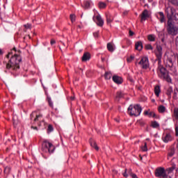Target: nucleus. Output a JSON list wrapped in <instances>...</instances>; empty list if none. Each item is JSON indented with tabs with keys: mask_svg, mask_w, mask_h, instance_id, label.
I'll list each match as a JSON object with an SVG mask.
<instances>
[{
	"mask_svg": "<svg viewBox=\"0 0 178 178\" xmlns=\"http://www.w3.org/2000/svg\"><path fill=\"white\" fill-rule=\"evenodd\" d=\"M20 62H22V57L19 54H14L11 56L8 63L6 64V69H13V70H19L20 69Z\"/></svg>",
	"mask_w": 178,
	"mask_h": 178,
	"instance_id": "nucleus-2",
	"label": "nucleus"
},
{
	"mask_svg": "<svg viewBox=\"0 0 178 178\" xmlns=\"http://www.w3.org/2000/svg\"><path fill=\"white\" fill-rule=\"evenodd\" d=\"M159 15H160V22L165 23V15L163 12H159Z\"/></svg>",
	"mask_w": 178,
	"mask_h": 178,
	"instance_id": "nucleus-25",
	"label": "nucleus"
},
{
	"mask_svg": "<svg viewBox=\"0 0 178 178\" xmlns=\"http://www.w3.org/2000/svg\"><path fill=\"white\" fill-rule=\"evenodd\" d=\"M89 143H90V145H91V147L95 148V149H96V151H99V147H98V145H97V142H95V140H94V139L90 138L89 140Z\"/></svg>",
	"mask_w": 178,
	"mask_h": 178,
	"instance_id": "nucleus-12",
	"label": "nucleus"
},
{
	"mask_svg": "<svg viewBox=\"0 0 178 178\" xmlns=\"http://www.w3.org/2000/svg\"><path fill=\"white\" fill-rule=\"evenodd\" d=\"M113 81H114L115 84H122V83H123V78L118 75H115L113 76Z\"/></svg>",
	"mask_w": 178,
	"mask_h": 178,
	"instance_id": "nucleus-9",
	"label": "nucleus"
},
{
	"mask_svg": "<svg viewBox=\"0 0 178 178\" xmlns=\"http://www.w3.org/2000/svg\"><path fill=\"white\" fill-rule=\"evenodd\" d=\"M127 169H125V172L122 174L124 177H127Z\"/></svg>",
	"mask_w": 178,
	"mask_h": 178,
	"instance_id": "nucleus-51",
	"label": "nucleus"
},
{
	"mask_svg": "<svg viewBox=\"0 0 178 178\" xmlns=\"http://www.w3.org/2000/svg\"><path fill=\"white\" fill-rule=\"evenodd\" d=\"M82 62H87L91 59V54L89 52H85L81 58Z\"/></svg>",
	"mask_w": 178,
	"mask_h": 178,
	"instance_id": "nucleus-11",
	"label": "nucleus"
},
{
	"mask_svg": "<svg viewBox=\"0 0 178 178\" xmlns=\"http://www.w3.org/2000/svg\"><path fill=\"white\" fill-rule=\"evenodd\" d=\"M174 17V20L178 23V13L175 15H173L172 17Z\"/></svg>",
	"mask_w": 178,
	"mask_h": 178,
	"instance_id": "nucleus-42",
	"label": "nucleus"
},
{
	"mask_svg": "<svg viewBox=\"0 0 178 178\" xmlns=\"http://www.w3.org/2000/svg\"><path fill=\"white\" fill-rule=\"evenodd\" d=\"M3 55V51H2V49H0V56Z\"/></svg>",
	"mask_w": 178,
	"mask_h": 178,
	"instance_id": "nucleus-60",
	"label": "nucleus"
},
{
	"mask_svg": "<svg viewBox=\"0 0 178 178\" xmlns=\"http://www.w3.org/2000/svg\"><path fill=\"white\" fill-rule=\"evenodd\" d=\"M166 67H170V69L173 67V60L172 58H169L167 59Z\"/></svg>",
	"mask_w": 178,
	"mask_h": 178,
	"instance_id": "nucleus-18",
	"label": "nucleus"
},
{
	"mask_svg": "<svg viewBox=\"0 0 178 178\" xmlns=\"http://www.w3.org/2000/svg\"><path fill=\"white\" fill-rule=\"evenodd\" d=\"M8 54H9V55H13V52H12V51H11L8 52Z\"/></svg>",
	"mask_w": 178,
	"mask_h": 178,
	"instance_id": "nucleus-64",
	"label": "nucleus"
},
{
	"mask_svg": "<svg viewBox=\"0 0 178 178\" xmlns=\"http://www.w3.org/2000/svg\"><path fill=\"white\" fill-rule=\"evenodd\" d=\"M112 77V73H111L110 72H106L104 74V78L106 80H111Z\"/></svg>",
	"mask_w": 178,
	"mask_h": 178,
	"instance_id": "nucleus-24",
	"label": "nucleus"
},
{
	"mask_svg": "<svg viewBox=\"0 0 178 178\" xmlns=\"http://www.w3.org/2000/svg\"><path fill=\"white\" fill-rule=\"evenodd\" d=\"M143 42L138 41L135 44V49L137 51H143Z\"/></svg>",
	"mask_w": 178,
	"mask_h": 178,
	"instance_id": "nucleus-16",
	"label": "nucleus"
},
{
	"mask_svg": "<svg viewBox=\"0 0 178 178\" xmlns=\"http://www.w3.org/2000/svg\"><path fill=\"white\" fill-rule=\"evenodd\" d=\"M51 131H54V127L51 124H49L47 128V133H51Z\"/></svg>",
	"mask_w": 178,
	"mask_h": 178,
	"instance_id": "nucleus-37",
	"label": "nucleus"
},
{
	"mask_svg": "<svg viewBox=\"0 0 178 178\" xmlns=\"http://www.w3.org/2000/svg\"><path fill=\"white\" fill-rule=\"evenodd\" d=\"M47 101L49 102V106L53 107L54 106V104L52 103V100H51V97H47Z\"/></svg>",
	"mask_w": 178,
	"mask_h": 178,
	"instance_id": "nucleus-40",
	"label": "nucleus"
},
{
	"mask_svg": "<svg viewBox=\"0 0 178 178\" xmlns=\"http://www.w3.org/2000/svg\"><path fill=\"white\" fill-rule=\"evenodd\" d=\"M159 70V76L160 79H163V80H165L167 83H172V79L170 76H169V71L165 68V67L162 66L161 64L159 65L158 67Z\"/></svg>",
	"mask_w": 178,
	"mask_h": 178,
	"instance_id": "nucleus-3",
	"label": "nucleus"
},
{
	"mask_svg": "<svg viewBox=\"0 0 178 178\" xmlns=\"http://www.w3.org/2000/svg\"><path fill=\"white\" fill-rule=\"evenodd\" d=\"M9 56H10V54H8L6 56V57L8 59H9Z\"/></svg>",
	"mask_w": 178,
	"mask_h": 178,
	"instance_id": "nucleus-62",
	"label": "nucleus"
},
{
	"mask_svg": "<svg viewBox=\"0 0 178 178\" xmlns=\"http://www.w3.org/2000/svg\"><path fill=\"white\" fill-rule=\"evenodd\" d=\"M106 22L107 24H111L113 22V17L111 16V15H106Z\"/></svg>",
	"mask_w": 178,
	"mask_h": 178,
	"instance_id": "nucleus-20",
	"label": "nucleus"
},
{
	"mask_svg": "<svg viewBox=\"0 0 178 178\" xmlns=\"http://www.w3.org/2000/svg\"><path fill=\"white\" fill-rule=\"evenodd\" d=\"M158 111H159V113H165V112L166 111V107H165V106H163V105H161L159 106Z\"/></svg>",
	"mask_w": 178,
	"mask_h": 178,
	"instance_id": "nucleus-22",
	"label": "nucleus"
},
{
	"mask_svg": "<svg viewBox=\"0 0 178 178\" xmlns=\"http://www.w3.org/2000/svg\"><path fill=\"white\" fill-rule=\"evenodd\" d=\"M147 40H149V41H151V42L155 41V35H149L147 36Z\"/></svg>",
	"mask_w": 178,
	"mask_h": 178,
	"instance_id": "nucleus-34",
	"label": "nucleus"
},
{
	"mask_svg": "<svg viewBox=\"0 0 178 178\" xmlns=\"http://www.w3.org/2000/svg\"><path fill=\"white\" fill-rule=\"evenodd\" d=\"M31 129H33L34 130H38V128L37 127L31 126Z\"/></svg>",
	"mask_w": 178,
	"mask_h": 178,
	"instance_id": "nucleus-59",
	"label": "nucleus"
},
{
	"mask_svg": "<svg viewBox=\"0 0 178 178\" xmlns=\"http://www.w3.org/2000/svg\"><path fill=\"white\" fill-rule=\"evenodd\" d=\"M141 88H142L141 86L137 87V89H138L139 91H141Z\"/></svg>",
	"mask_w": 178,
	"mask_h": 178,
	"instance_id": "nucleus-61",
	"label": "nucleus"
},
{
	"mask_svg": "<svg viewBox=\"0 0 178 178\" xmlns=\"http://www.w3.org/2000/svg\"><path fill=\"white\" fill-rule=\"evenodd\" d=\"M34 113H35V112H33L31 115H30V118H31V120H33V118H34Z\"/></svg>",
	"mask_w": 178,
	"mask_h": 178,
	"instance_id": "nucleus-53",
	"label": "nucleus"
},
{
	"mask_svg": "<svg viewBox=\"0 0 178 178\" xmlns=\"http://www.w3.org/2000/svg\"><path fill=\"white\" fill-rule=\"evenodd\" d=\"M129 175L131 176V177L134 178V174L131 172V170L129 171Z\"/></svg>",
	"mask_w": 178,
	"mask_h": 178,
	"instance_id": "nucleus-48",
	"label": "nucleus"
},
{
	"mask_svg": "<svg viewBox=\"0 0 178 178\" xmlns=\"http://www.w3.org/2000/svg\"><path fill=\"white\" fill-rule=\"evenodd\" d=\"M176 10L172 7H168L165 9V13L167 14L168 26L167 31L170 35H177L178 28L175 26L173 23H172V19H173V15H175Z\"/></svg>",
	"mask_w": 178,
	"mask_h": 178,
	"instance_id": "nucleus-1",
	"label": "nucleus"
},
{
	"mask_svg": "<svg viewBox=\"0 0 178 178\" xmlns=\"http://www.w3.org/2000/svg\"><path fill=\"white\" fill-rule=\"evenodd\" d=\"M175 169H176V170L177 172V168H176V165L175 164H172V165L168 169V173H172V172H173V170H175Z\"/></svg>",
	"mask_w": 178,
	"mask_h": 178,
	"instance_id": "nucleus-29",
	"label": "nucleus"
},
{
	"mask_svg": "<svg viewBox=\"0 0 178 178\" xmlns=\"http://www.w3.org/2000/svg\"><path fill=\"white\" fill-rule=\"evenodd\" d=\"M124 97V93H123V92H122V91H118L116 93L115 101L119 102V101H120L121 98H123Z\"/></svg>",
	"mask_w": 178,
	"mask_h": 178,
	"instance_id": "nucleus-13",
	"label": "nucleus"
},
{
	"mask_svg": "<svg viewBox=\"0 0 178 178\" xmlns=\"http://www.w3.org/2000/svg\"><path fill=\"white\" fill-rule=\"evenodd\" d=\"M96 20H97V24L99 26V27H102L104 26V19H102V17L100 15H97L96 17Z\"/></svg>",
	"mask_w": 178,
	"mask_h": 178,
	"instance_id": "nucleus-10",
	"label": "nucleus"
},
{
	"mask_svg": "<svg viewBox=\"0 0 178 178\" xmlns=\"http://www.w3.org/2000/svg\"><path fill=\"white\" fill-rule=\"evenodd\" d=\"M174 116L175 117V119L178 120V108L174 109Z\"/></svg>",
	"mask_w": 178,
	"mask_h": 178,
	"instance_id": "nucleus-36",
	"label": "nucleus"
},
{
	"mask_svg": "<svg viewBox=\"0 0 178 178\" xmlns=\"http://www.w3.org/2000/svg\"><path fill=\"white\" fill-rule=\"evenodd\" d=\"M70 19L72 22V23H74V22H76V15L74 14H71L70 15Z\"/></svg>",
	"mask_w": 178,
	"mask_h": 178,
	"instance_id": "nucleus-33",
	"label": "nucleus"
},
{
	"mask_svg": "<svg viewBox=\"0 0 178 178\" xmlns=\"http://www.w3.org/2000/svg\"><path fill=\"white\" fill-rule=\"evenodd\" d=\"M10 167H6L4 168V175H6V176H8L9 173H10Z\"/></svg>",
	"mask_w": 178,
	"mask_h": 178,
	"instance_id": "nucleus-27",
	"label": "nucleus"
},
{
	"mask_svg": "<svg viewBox=\"0 0 178 178\" xmlns=\"http://www.w3.org/2000/svg\"><path fill=\"white\" fill-rule=\"evenodd\" d=\"M152 127L157 129V127H159V124L156 121L152 122Z\"/></svg>",
	"mask_w": 178,
	"mask_h": 178,
	"instance_id": "nucleus-30",
	"label": "nucleus"
},
{
	"mask_svg": "<svg viewBox=\"0 0 178 178\" xmlns=\"http://www.w3.org/2000/svg\"><path fill=\"white\" fill-rule=\"evenodd\" d=\"M142 151L147 152L148 151V148L147 147V143H144V146L142 147Z\"/></svg>",
	"mask_w": 178,
	"mask_h": 178,
	"instance_id": "nucleus-39",
	"label": "nucleus"
},
{
	"mask_svg": "<svg viewBox=\"0 0 178 178\" xmlns=\"http://www.w3.org/2000/svg\"><path fill=\"white\" fill-rule=\"evenodd\" d=\"M82 8H83V9H90V1H85L83 2V5H81Z\"/></svg>",
	"mask_w": 178,
	"mask_h": 178,
	"instance_id": "nucleus-19",
	"label": "nucleus"
},
{
	"mask_svg": "<svg viewBox=\"0 0 178 178\" xmlns=\"http://www.w3.org/2000/svg\"><path fill=\"white\" fill-rule=\"evenodd\" d=\"M127 45H131V41L127 40Z\"/></svg>",
	"mask_w": 178,
	"mask_h": 178,
	"instance_id": "nucleus-56",
	"label": "nucleus"
},
{
	"mask_svg": "<svg viewBox=\"0 0 178 178\" xmlns=\"http://www.w3.org/2000/svg\"><path fill=\"white\" fill-rule=\"evenodd\" d=\"M134 59V56H131V57L129 58H127V60L129 63H130V62H131V60Z\"/></svg>",
	"mask_w": 178,
	"mask_h": 178,
	"instance_id": "nucleus-46",
	"label": "nucleus"
},
{
	"mask_svg": "<svg viewBox=\"0 0 178 178\" xmlns=\"http://www.w3.org/2000/svg\"><path fill=\"white\" fill-rule=\"evenodd\" d=\"M170 2H171V3H172V5H177V6H178V0H169Z\"/></svg>",
	"mask_w": 178,
	"mask_h": 178,
	"instance_id": "nucleus-41",
	"label": "nucleus"
},
{
	"mask_svg": "<svg viewBox=\"0 0 178 178\" xmlns=\"http://www.w3.org/2000/svg\"><path fill=\"white\" fill-rule=\"evenodd\" d=\"M154 52L156 56V60H158V65H161V63H162V46L156 45V50Z\"/></svg>",
	"mask_w": 178,
	"mask_h": 178,
	"instance_id": "nucleus-4",
	"label": "nucleus"
},
{
	"mask_svg": "<svg viewBox=\"0 0 178 178\" xmlns=\"http://www.w3.org/2000/svg\"><path fill=\"white\" fill-rule=\"evenodd\" d=\"M155 176L156 177H159V178H168V175H166V171L165 170V168L162 167H160L156 169Z\"/></svg>",
	"mask_w": 178,
	"mask_h": 178,
	"instance_id": "nucleus-5",
	"label": "nucleus"
},
{
	"mask_svg": "<svg viewBox=\"0 0 178 178\" xmlns=\"http://www.w3.org/2000/svg\"><path fill=\"white\" fill-rule=\"evenodd\" d=\"M107 49L108 51H109V52H113V51H115V47H113V44H112V43H108Z\"/></svg>",
	"mask_w": 178,
	"mask_h": 178,
	"instance_id": "nucleus-23",
	"label": "nucleus"
},
{
	"mask_svg": "<svg viewBox=\"0 0 178 178\" xmlns=\"http://www.w3.org/2000/svg\"><path fill=\"white\" fill-rule=\"evenodd\" d=\"M175 136L177 137H178V127L177 126L175 127Z\"/></svg>",
	"mask_w": 178,
	"mask_h": 178,
	"instance_id": "nucleus-49",
	"label": "nucleus"
},
{
	"mask_svg": "<svg viewBox=\"0 0 178 178\" xmlns=\"http://www.w3.org/2000/svg\"><path fill=\"white\" fill-rule=\"evenodd\" d=\"M145 49H146V51H152V49H154V47H152V45H151L150 44H147L145 45Z\"/></svg>",
	"mask_w": 178,
	"mask_h": 178,
	"instance_id": "nucleus-28",
	"label": "nucleus"
},
{
	"mask_svg": "<svg viewBox=\"0 0 178 178\" xmlns=\"http://www.w3.org/2000/svg\"><path fill=\"white\" fill-rule=\"evenodd\" d=\"M135 113L134 116H140L141 112L143 111V107L140 104H136L134 106Z\"/></svg>",
	"mask_w": 178,
	"mask_h": 178,
	"instance_id": "nucleus-8",
	"label": "nucleus"
},
{
	"mask_svg": "<svg viewBox=\"0 0 178 178\" xmlns=\"http://www.w3.org/2000/svg\"><path fill=\"white\" fill-rule=\"evenodd\" d=\"M93 36L95 37V38H98V37H99V31L93 33Z\"/></svg>",
	"mask_w": 178,
	"mask_h": 178,
	"instance_id": "nucleus-43",
	"label": "nucleus"
},
{
	"mask_svg": "<svg viewBox=\"0 0 178 178\" xmlns=\"http://www.w3.org/2000/svg\"><path fill=\"white\" fill-rule=\"evenodd\" d=\"M162 140L164 143H169V141H172V136L170 134H166V135L162 138Z\"/></svg>",
	"mask_w": 178,
	"mask_h": 178,
	"instance_id": "nucleus-14",
	"label": "nucleus"
},
{
	"mask_svg": "<svg viewBox=\"0 0 178 178\" xmlns=\"http://www.w3.org/2000/svg\"><path fill=\"white\" fill-rule=\"evenodd\" d=\"M99 8L100 9H105L106 8V3L104 2H99Z\"/></svg>",
	"mask_w": 178,
	"mask_h": 178,
	"instance_id": "nucleus-31",
	"label": "nucleus"
},
{
	"mask_svg": "<svg viewBox=\"0 0 178 178\" xmlns=\"http://www.w3.org/2000/svg\"><path fill=\"white\" fill-rule=\"evenodd\" d=\"M133 109H134V105L131 104L127 108V113L129 116H134V113H133Z\"/></svg>",
	"mask_w": 178,
	"mask_h": 178,
	"instance_id": "nucleus-17",
	"label": "nucleus"
},
{
	"mask_svg": "<svg viewBox=\"0 0 178 178\" xmlns=\"http://www.w3.org/2000/svg\"><path fill=\"white\" fill-rule=\"evenodd\" d=\"M154 93L157 97H159V94L161 93V87H159V86H155Z\"/></svg>",
	"mask_w": 178,
	"mask_h": 178,
	"instance_id": "nucleus-21",
	"label": "nucleus"
},
{
	"mask_svg": "<svg viewBox=\"0 0 178 178\" xmlns=\"http://www.w3.org/2000/svg\"><path fill=\"white\" fill-rule=\"evenodd\" d=\"M139 65H141L142 68L147 70L149 67V61L147 57H143L139 62Z\"/></svg>",
	"mask_w": 178,
	"mask_h": 178,
	"instance_id": "nucleus-6",
	"label": "nucleus"
},
{
	"mask_svg": "<svg viewBox=\"0 0 178 178\" xmlns=\"http://www.w3.org/2000/svg\"><path fill=\"white\" fill-rule=\"evenodd\" d=\"M45 144V147L48 149V151L49 154H53V152L55 151V146L52 145V143L49 142H47L46 140L44 141Z\"/></svg>",
	"mask_w": 178,
	"mask_h": 178,
	"instance_id": "nucleus-7",
	"label": "nucleus"
},
{
	"mask_svg": "<svg viewBox=\"0 0 178 178\" xmlns=\"http://www.w3.org/2000/svg\"><path fill=\"white\" fill-rule=\"evenodd\" d=\"M113 176H115V175H118V171L116 170H113Z\"/></svg>",
	"mask_w": 178,
	"mask_h": 178,
	"instance_id": "nucleus-55",
	"label": "nucleus"
},
{
	"mask_svg": "<svg viewBox=\"0 0 178 178\" xmlns=\"http://www.w3.org/2000/svg\"><path fill=\"white\" fill-rule=\"evenodd\" d=\"M147 17H149L148 10H145L142 13L141 22H145V20H147Z\"/></svg>",
	"mask_w": 178,
	"mask_h": 178,
	"instance_id": "nucleus-15",
	"label": "nucleus"
},
{
	"mask_svg": "<svg viewBox=\"0 0 178 178\" xmlns=\"http://www.w3.org/2000/svg\"><path fill=\"white\" fill-rule=\"evenodd\" d=\"M136 123H138V124H140V126H145V122H144V120H143V119L141 120H138Z\"/></svg>",
	"mask_w": 178,
	"mask_h": 178,
	"instance_id": "nucleus-38",
	"label": "nucleus"
},
{
	"mask_svg": "<svg viewBox=\"0 0 178 178\" xmlns=\"http://www.w3.org/2000/svg\"><path fill=\"white\" fill-rule=\"evenodd\" d=\"M177 94H178V89H177V88H175V89L174 90V95H173V97H172V98H173L174 99H177Z\"/></svg>",
	"mask_w": 178,
	"mask_h": 178,
	"instance_id": "nucleus-35",
	"label": "nucleus"
},
{
	"mask_svg": "<svg viewBox=\"0 0 178 178\" xmlns=\"http://www.w3.org/2000/svg\"><path fill=\"white\" fill-rule=\"evenodd\" d=\"M56 41H55V40H54V39L51 40V41H50L51 45H54V44H56Z\"/></svg>",
	"mask_w": 178,
	"mask_h": 178,
	"instance_id": "nucleus-50",
	"label": "nucleus"
},
{
	"mask_svg": "<svg viewBox=\"0 0 178 178\" xmlns=\"http://www.w3.org/2000/svg\"><path fill=\"white\" fill-rule=\"evenodd\" d=\"M70 99H71V101H74V97H71Z\"/></svg>",
	"mask_w": 178,
	"mask_h": 178,
	"instance_id": "nucleus-63",
	"label": "nucleus"
},
{
	"mask_svg": "<svg viewBox=\"0 0 178 178\" xmlns=\"http://www.w3.org/2000/svg\"><path fill=\"white\" fill-rule=\"evenodd\" d=\"M144 115H148V116H149V113L147 111H145L144 112Z\"/></svg>",
	"mask_w": 178,
	"mask_h": 178,
	"instance_id": "nucleus-58",
	"label": "nucleus"
},
{
	"mask_svg": "<svg viewBox=\"0 0 178 178\" xmlns=\"http://www.w3.org/2000/svg\"><path fill=\"white\" fill-rule=\"evenodd\" d=\"M152 118H156V114H155V113H154V112H150V113H149V118H152Z\"/></svg>",
	"mask_w": 178,
	"mask_h": 178,
	"instance_id": "nucleus-44",
	"label": "nucleus"
},
{
	"mask_svg": "<svg viewBox=\"0 0 178 178\" xmlns=\"http://www.w3.org/2000/svg\"><path fill=\"white\" fill-rule=\"evenodd\" d=\"M128 80H129V81H131V83H133V81H134L133 78H131V76H128Z\"/></svg>",
	"mask_w": 178,
	"mask_h": 178,
	"instance_id": "nucleus-54",
	"label": "nucleus"
},
{
	"mask_svg": "<svg viewBox=\"0 0 178 178\" xmlns=\"http://www.w3.org/2000/svg\"><path fill=\"white\" fill-rule=\"evenodd\" d=\"M175 155V147H171L168 152V156H173Z\"/></svg>",
	"mask_w": 178,
	"mask_h": 178,
	"instance_id": "nucleus-32",
	"label": "nucleus"
},
{
	"mask_svg": "<svg viewBox=\"0 0 178 178\" xmlns=\"http://www.w3.org/2000/svg\"><path fill=\"white\" fill-rule=\"evenodd\" d=\"M129 35H130V37H132V35H134V32L131 31V29H129Z\"/></svg>",
	"mask_w": 178,
	"mask_h": 178,
	"instance_id": "nucleus-52",
	"label": "nucleus"
},
{
	"mask_svg": "<svg viewBox=\"0 0 178 178\" xmlns=\"http://www.w3.org/2000/svg\"><path fill=\"white\" fill-rule=\"evenodd\" d=\"M24 27H25V29H31V24H26L24 25Z\"/></svg>",
	"mask_w": 178,
	"mask_h": 178,
	"instance_id": "nucleus-47",
	"label": "nucleus"
},
{
	"mask_svg": "<svg viewBox=\"0 0 178 178\" xmlns=\"http://www.w3.org/2000/svg\"><path fill=\"white\" fill-rule=\"evenodd\" d=\"M42 118V115H36V117L34 118V122H38V118Z\"/></svg>",
	"mask_w": 178,
	"mask_h": 178,
	"instance_id": "nucleus-45",
	"label": "nucleus"
},
{
	"mask_svg": "<svg viewBox=\"0 0 178 178\" xmlns=\"http://www.w3.org/2000/svg\"><path fill=\"white\" fill-rule=\"evenodd\" d=\"M127 13H129L128 11H124V12L122 13V15H123V16H126V15H127Z\"/></svg>",
	"mask_w": 178,
	"mask_h": 178,
	"instance_id": "nucleus-57",
	"label": "nucleus"
},
{
	"mask_svg": "<svg viewBox=\"0 0 178 178\" xmlns=\"http://www.w3.org/2000/svg\"><path fill=\"white\" fill-rule=\"evenodd\" d=\"M172 92L173 88H172V87H169L167 90L166 95L169 97V98H170Z\"/></svg>",
	"mask_w": 178,
	"mask_h": 178,
	"instance_id": "nucleus-26",
	"label": "nucleus"
}]
</instances>
